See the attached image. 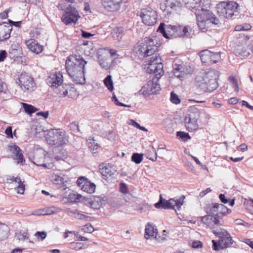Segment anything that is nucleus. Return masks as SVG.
<instances>
[{
    "label": "nucleus",
    "instance_id": "60",
    "mask_svg": "<svg viewBox=\"0 0 253 253\" xmlns=\"http://www.w3.org/2000/svg\"><path fill=\"white\" fill-rule=\"evenodd\" d=\"M77 218L80 220H85L86 221H88L91 218V217L85 215L83 214L78 213L77 216Z\"/></svg>",
    "mask_w": 253,
    "mask_h": 253
},
{
    "label": "nucleus",
    "instance_id": "21",
    "mask_svg": "<svg viewBox=\"0 0 253 253\" xmlns=\"http://www.w3.org/2000/svg\"><path fill=\"white\" fill-rule=\"evenodd\" d=\"M146 71L149 74H155V77L161 78L164 74L163 64L155 65L154 64H148Z\"/></svg>",
    "mask_w": 253,
    "mask_h": 253
},
{
    "label": "nucleus",
    "instance_id": "18",
    "mask_svg": "<svg viewBox=\"0 0 253 253\" xmlns=\"http://www.w3.org/2000/svg\"><path fill=\"white\" fill-rule=\"evenodd\" d=\"M8 150L14 154L15 157L14 159L18 160L17 163L24 165L25 162V160L22 153V151L20 148L16 145L11 143L8 145Z\"/></svg>",
    "mask_w": 253,
    "mask_h": 253
},
{
    "label": "nucleus",
    "instance_id": "33",
    "mask_svg": "<svg viewBox=\"0 0 253 253\" xmlns=\"http://www.w3.org/2000/svg\"><path fill=\"white\" fill-rule=\"evenodd\" d=\"M166 4L169 11L175 10L177 7L180 6L181 2L178 0H166Z\"/></svg>",
    "mask_w": 253,
    "mask_h": 253
},
{
    "label": "nucleus",
    "instance_id": "55",
    "mask_svg": "<svg viewBox=\"0 0 253 253\" xmlns=\"http://www.w3.org/2000/svg\"><path fill=\"white\" fill-rule=\"evenodd\" d=\"M55 209L54 207L47 208L43 209V210L44 211V213H45L44 215H51L55 213V211H54Z\"/></svg>",
    "mask_w": 253,
    "mask_h": 253
},
{
    "label": "nucleus",
    "instance_id": "40",
    "mask_svg": "<svg viewBox=\"0 0 253 253\" xmlns=\"http://www.w3.org/2000/svg\"><path fill=\"white\" fill-rule=\"evenodd\" d=\"M143 158V154L134 153L132 155L131 160L135 164H139L142 161Z\"/></svg>",
    "mask_w": 253,
    "mask_h": 253
},
{
    "label": "nucleus",
    "instance_id": "44",
    "mask_svg": "<svg viewBox=\"0 0 253 253\" xmlns=\"http://www.w3.org/2000/svg\"><path fill=\"white\" fill-rule=\"evenodd\" d=\"M229 81L232 84V87L236 91H238L239 90V86L238 84L237 80L235 76H231L229 77Z\"/></svg>",
    "mask_w": 253,
    "mask_h": 253
},
{
    "label": "nucleus",
    "instance_id": "20",
    "mask_svg": "<svg viewBox=\"0 0 253 253\" xmlns=\"http://www.w3.org/2000/svg\"><path fill=\"white\" fill-rule=\"evenodd\" d=\"M25 44L31 52L37 54L41 53L43 49V46L40 44L33 39L26 41Z\"/></svg>",
    "mask_w": 253,
    "mask_h": 253
},
{
    "label": "nucleus",
    "instance_id": "8",
    "mask_svg": "<svg viewBox=\"0 0 253 253\" xmlns=\"http://www.w3.org/2000/svg\"><path fill=\"white\" fill-rule=\"evenodd\" d=\"M16 83L24 92H31L36 88V84L33 77L25 72L21 73Z\"/></svg>",
    "mask_w": 253,
    "mask_h": 253
},
{
    "label": "nucleus",
    "instance_id": "47",
    "mask_svg": "<svg viewBox=\"0 0 253 253\" xmlns=\"http://www.w3.org/2000/svg\"><path fill=\"white\" fill-rule=\"evenodd\" d=\"M197 22V25L199 28L201 30H204L206 29V22L209 20H202L199 19H196Z\"/></svg>",
    "mask_w": 253,
    "mask_h": 253
},
{
    "label": "nucleus",
    "instance_id": "19",
    "mask_svg": "<svg viewBox=\"0 0 253 253\" xmlns=\"http://www.w3.org/2000/svg\"><path fill=\"white\" fill-rule=\"evenodd\" d=\"M122 0H102L103 7L108 11H115L120 9Z\"/></svg>",
    "mask_w": 253,
    "mask_h": 253
},
{
    "label": "nucleus",
    "instance_id": "30",
    "mask_svg": "<svg viewBox=\"0 0 253 253\" xmlns=\"http://www.w3.org/2000/svg\"><path fill=\"white\" fill-rule=\"evenodd\" d=\"M96 185L88 180L83 185L82 190L89 194H92L95 192Z\"/></svg>",
    "mask_w": 253,
    "mask_h": 253
},
{
    "label": "nucleus",
    "instance_id": "12",
    "mask_svg": "<svg viewBox=\"0 0 253 253\" xmlns=\"http://www.w3.org/2000/svg\"><path fill=\"white\" fill-rule=\"evenodd\" d=\"M78 10L71 5L67 6L61 17V21L67 25L72 23L75 24L80 18Z\"/></svg>",
    "mask_w": 253,
    "mask_h": 253
},
{
    "label": "nucleus",
    "instance_id": "26",
    "mask_svg": "<svg viewBox=\"0 0 253 253\" xmlns=\"http://www.w3.org/2000/svg\"><path fill=\"white\" fill-rule=\"evenodd\" d=\"M210 0H189L186 3V6L190 10L200 7V5L205 4L206 5Z\"/></svg>",
    "mask_w": 253,
    "mask_h": 253
},
{
    "label": "nucleus",
    "instance_id": "5",
    "mask_svg": "<svg viewBox=\"0 0 253 253\" xmlns=\"http://www.w3.org/2000/svg\"><path fill=\"white\" fill-rule=\"evenodd\" d=\"M239 4L234 1L221 2L216 6L217 12L220 16L228 19L239 13Z\"/></svg>",
    "mask_w": 253,
    "mask_h": 253
},
{
    "label": "nucleus",
    "instance_id": "53",
    "mask_svg": "<svg viewBox=\"0 0 253 253\" xmlns=\"http://www.w3.org/2000/svg\"><path fill=\"white\" fill-rule=\"evenodd\" d=\"M106 136L109 140H113L115 138L116 134L114 131L109 130L106 132Z\"/></svg>",
    "mask_w": 253,
    "mask_h": 253
},
{
    "label": "nucleus",
    "instance_id": "43",
    "mask_svg": "<svg viewBox=\"0 0 253 253\" xmlns=\"http://www.w3.org/2000/svg\"><path fill=\"white\" fill-rule=\"evenodd\" d=\"M210 62L211 63H216L220 59V55L219 52H211Z\"/></svg>",
    "mask_w": 253,
    "mask_h": 253
},
{
    "label": "nucleus",
    "instance_id": "64",
    "mask_svg": "<svg viewBox=\"0 0 253 253\" xmlns=\"http://www.w3.org/2000/svg\"><path fill=\"white\" fill-rule=\"evenodd\" d=\"M7 57V53L5 50H0V62L4 61Z\"/></svg>",
    "mask_w": 253,
    "mask_h": 253
},
{
    "label": "nucleus",
    "instance_id": "6",
    "mask_svg": "<svg viewBox=\"0 0 253 253\" xmlns=\"http://www.w3.org/2000/svg\"><path fill=\"white\" fill-rule=\"evenodd\" d=\"M210 1L206 5L202 4L200 7H196L191 11L194 12L196 16V19L202 20H210V22L213 24H217L218 19L209 10Z\"/></svg>",
    "mask_w": 253,
    "mask_h": 253
},
{
    "label": "nucleus",
    "instance_id": "28",
    "mask_svg": "<svg viewBox=\"0 0 253 253\" xmlns=\"http://www.w3.org/2000/svg\"><path fill=\"white\" fill-rule=\"evenodd\" d=\"M115 172L116 170L114 169L110 165L103 167L101 169V173L102 174V175L106 178H108L114 175Z\"/></svg>",
    "mask_w": 253,
    "mask_h": 253
},
{
    "label": "nucleus",
    "instance_id": "48",
    "mask_svg": "<svg viewBox=\"0 0 253 253\" xmlns=\"http://www.w3.org/2000/svg\"><path fill=\"white\" fill-rule=\"evenodd\" d=\"M170 101L174 104H178L180 103V100L179 98L177 95L174 93L173 92L170 93Z\"/></svg>",
    "mask_w": 253,
    "mask_h": 253
},
{
    "label": "nucleus",
    "instance_id": "17",
    "mask_svg": "<svg viewBox=\"0 0 253 253\" xmlns=\"http://www.w3.org/2000/svg\"><path fill=\"white\" fill-rule=\"evenodd\" d=\"M63 77L62 74L59 72H55L51 74L46 79V82L47 84L53 89L58 87L60 84H62L63 81Z\"/></svg>",
    "mask_w": 253,
    "mask_h": 253
},
{
    "label": "nucleus",
    "instance_id": "1",
    "mask_svg": "<svg viewBox=\"0 0 253 253\" xmlns=\"http://www.w3.org/2000/svg\"><path fill=\"white\" fill-rule=\"evenodd\" d=\"M87 63L80 55H70L66 60V71L72 81L77 84H85L84 66Z\"/></svg>",
    "mask_w": 253,
    "mask_h": 253
},
{
    "label": "nucleus",
    "instance_id": "35",
    "mask_svg": "<svg viewBox=\"0 0 253 253\" xmlns=\"http://www.w3.org/2000/svg\"><path fill=\"white\" fill-rule=\"evenodd\" d=\"M180 27V29H178V32L177 34V36L179 37H189L190 33L189 32V26H186L185 27L178 26Z\"/></svg>",
    "mask_w": 253,
    "mask_h": 253
},
{
    "label": "nucleus",
    "instance_id": "42",
    "mask_svg": "<svg viewBox=\"0 0 253 253\" xmlns=\"http://www.w3.org/2000/svg\"><path fill=\"white\" fill-rule=\"evenodd\" d=\"M176 136L179 137L183 141H186L191 138L188 133L184 131H177L176 132Z\"/></svg>",
    "mask_w": 253,
    "mask_h": 253
},
{
    "label": "nucleus",
    "instance_id": "45",
    "mask_svg": "<svg viewBox=\"0 0 253 253\" xmlns=\"http://www.w3.org/2000/svg\"><path fill=\"white\" fill-rule=\"evenodd\" d=\"M89 148L93 154H96L99 150L100 146L97 144H95L94 142H93L89 144Z\"/></svg>",
    "mask_w": 253,
    "mask_h": 253
},
{
    "label": "nucleus",
    "instance_id": "11",
    "mask_svg": "<svg viewBox=\"0 0 253 253\" xmlns=\"http://www.w3.org/2000/svg\"><path fill=\"white\" fill-rule=\"evenodd\" d=\"M139 15L142 22L147 26H153L157 23V13L150 7L142 9Z\"/></svg>",
    "mask_w": 253,
    "mask_h": 253
},
{
    "label": "nucleus",
    "instance_id": "3",
    "mask_svg": "<svg viewBox=\"0 0 253 253\" xmlns=\"http://www.w3.org/2000/svg\"><path fill=\"white\" fill-rule=\"evenodd\" d=\"M161 44V39L158 37H145L137 42L134 47V51L141 57L151 56L159 51Z\"/></svg>",
    "mask_w": 253,
    "mask_h": 253
},
{
    "label": "nucleus",
    "instance_id": "63",
    "mask_svg": "<svg viewBox=\"0 0 253 253\" xmlns=\"http://www.w3.org/2000/svg\"><path fill=\"white\" fill-rule=\"evenodd\" d=\"M5 133L7 135V136L9 138H13V134L12 132V127L11 126H8L5 130Z\"/></svg>",
    "mask_w": 253,
    "mask_h": 253
},
{
    "label": "nucleus",
    "instance_id": "32",
    "mask_svg": "<svg viewBox=\"0 0 253 253\" xmlns=\"http://www.w3.org/2000/svg\"><path fill=\"white\" fill-rule=\"evenodd\" d=\"M145 155L147 159L153 162H155L157 160V154L153 147H150L148 149L147 152L145 153Z\"/></svg>",
    "mask_w": 253,
    "mask_h": 253
},
{
    "label": "nucleus",
    "instance_id": "39",
    "mask_svg": "<svg viewBox=\"0 0 253 253\" xmlns=\"http://www.w3.org/2000/svg\"><path fill=\"white\" fill-rule=\"evenodd\" d=\"M111 78L110 75H108L104 80V84L110 91H112L114 89L113 81Z\"/></svg>",
    "mask_w": 253,
    "mask_h": 253
},
{
    "label": "nucleus",
    "instance_id": "27",
    "mask_svg": "<svg viewBox=\"0 0 253 253\" xmlns=\"http://www.w3.org/2000/svg\"><path fill=\"white\" fill-rule=\"evenodd\" d=\"M98 61L100 65L104 69L107 70L110 67L109 58L108 56H103L98 54L97 57Z\"/></svg>",
    "mask_w": 253,
    "mask_h": 253
},
{
    "label": "nucleus",
    "instance_id": "54",
    "mask_svg": "<svg viewBox=\"0 0 253 253\" xmlns=\"http://www.w3.org/2000/svg\"><path fill=\"white\" fill-rule=\"evenodd\" d=\"M35 236H37V238L41 239L42 241L46 238V233L44 231H38L36 233Z\"/></svg>",
    "mask_w": 253,
    "mask_h": 253
},
{
    "label": "nucleus",
    "instance_id": "36",
    "mask_svg": "<svg viewBox=\"0 0 253 253\" xmlns=\"http://www.w3.org/2000/svg\"><path fill=\"white\" fill-rule=\"evenodd\" d=\"M22 105L25 112L29 115H31L32 114L36 112L38 110L37 108L35 107L32 105L25 103H22Z\"/></svg>",
    "mask_w": 253,
    "mask_h": 253
},
{
    "label": "nucleus",
    "instance_id": "46",
    "mask_svg": "<svg viewBox=\"0 0 253 253\" xmlns=\"http://www.w3.org/2000/svg\"><path fill=\"white\" fill-rule=\"evenodd\" d=\"M68 127L70 130L74 132H77L80 131L78 123L76 122L71 123L68 126Z\"/></svg>",
    "mask_w": 253,
    "mask_h": 253
},
{
    "label": "nucleus",
    "instance_id": "50",
    "mask_svg": "<svg viewBox=\"0 0 253 253\" xmlns=\"http://www.w3.org/2000/svg\"><path fill=\"white\" fill-rule=\"evenodd\" d=\"M212 249L214 251H219L221 249H223V248L221 246H220V240H219L218 242H216L214 240H212Z\"/></svg>",
    "mask_w": 253,
    "mask_h": 253
},
{
    "label": "nucleus",
    "instance_id": "41",
    "mask_svg": "<svg viewBox=\"0 0 253 253\" xmlns=\"http://www.w3.org/2000/svg\"><path fill=\"white\" fill-rule=\"evenodd\" d=\"M148 64H154L155 65H159V64H163L162 59L159 55L157 54L153 55L150 59Z\"/></svg>",
    "mask_w": 253,
    "mask_h": 253
},
{
    "label": "nucleus",
    "instance_id": "14",
    "mask_svg": "<svg viewBox=\"0 0 253 253\" xmlns=\"http://www.w3.org/2000/svg\"><path fill=\"white\" fill-rule=\"evenodd\" d=\"M161 78L154 77L152 80L149 81L146 86H144L139 91V93L143 95L157 94L160 90V85L158 83Z\"/></svg>",
    "mask_w": 253,
    "mask_h": 253
},
{
    "label": "nucleus",
    "instance_id": "59",
    "mask_svg": "<svg viewBox=\"0 0 253 253\" xmlns=\"http://www.w3.org/2000/svg\"><path fill=\"white\" fill-rule=\"evenodd\" d=\"M160 8L164 12H166V13H167L168 14L171 12V11H169L168 10L167 5L166 4V0H165V2L163 3H161L160 4Z\"/></svg>",
    "mask_w": 253,
    "mask_h": 253
},
{
    "label": "nucleus",
    "instance_id": "56",
    "mask_svg": "<svg viewBox=\"0 0 253 253\" xmlns=\"http://www.w3.org/2000/svg\"><path fill=\"white\" fill-rule=\"evenodd\" d=\"M120 192L124 194L127 193L128 192V188L126 185L124 183H121L120 185Z\"/></svg>",
    "mask_w": 253,
    "mask_h": 253
},
{
    "label": "nucleus",
    "instance_id": "23",
    "mask_svg": "<svg viewBox=\"0 0 253 253\" xmlns=\"http://www.w3.org/2000/svg\"><path fill=\"white\" fill-rule=\"evenodd\" d=\"M7 180H10V183L15 182L18 184V186L15 187V190L17 191V193L23 194L25 190V185L24 182L22 181L21 178L19 176L14 177L13 176H9V178L7 179Z\"/></svg>",
    "mask_w": 253,
    "mask_h": 253
},
{
    "label": "nucleus",
    "instance_id": "62",
    "mask_svg": "<svg viewBox=\"0 0 253 253\" xmlns=\"http://www.w3.org/2000/svg\"><path fill=\"white\" fill-rule=\"evenodd\" d=\"M81 33L82 37L85 39H89L93 36V34L84 30H81Z\"/></svg>",
    "mask_w": 253,
    "mask_h": 253
},
{
    "label": "nucleus",
    "instance_id": "9",
    "mask_svg": "<svg viewBox=\"0 0 253 253\" xmlns=\"http://www.w3.org/2000/svg\"><path fill=\"white\" fill-rule=\"evenodd\" d=\"M200 113L197 109L194 108L189 111L184 119L185 128L189 132L196 131L199 128L197 121Z\"/></svg>",
    "mask_w": 253,
    "mask_h": 253
},
{
    "label": "nucleus",
    "instance_id": "51",
    "mask_svg": "<svg viewBox=\"0 0 253 253\" xmlns=\"http://www.w3.org/2000/svg\"><path fill=\"white\" fill-rule=\"evenodd\" d=\"M70 248L78 250L83 248V244L81 243L72 242L70 245Z\"/></svg>",
    "mask_w": 253,
    "mask_h": 253
},
{
    "label": "nucleus",
    "instance_id": "24",
    "mask_svg": "<svg viewBox=\"0 0 253 253\" xmlns=\"http://www.w3.org/2000/svg\"><path fill=\"white\" fill-rule=\"evenodd\" d=\"M12 27L4 24H0V38L3 41L9 38Z\"/></svg>",
    "mask_w": 253,
    "mask_h": 253
},
{
    "label": "nucleus",
    "instance_id": "22",
    "mask_svg": "<svg viewBox=\"0 0 253 253\" xmlns=\"http://www.w3.org/2000/svg\"><path fill=\"white\" fill-rule=\"evenodd\" d=\"M102 199L100 197L94 196L85 200V204L94 209H99L102 206Z\"/></svg>",
    "mask_w": 253,
    "mask_h": 253
},
{
    "label": "nucleus",
    "instance_id": "13",
    "mask_svg": "<svg viewBox=\"0 0 253 253\" xmlns=\"http://www.w3.org/2000/svg\"><path fill=\"white\" fill-rule=\"evenodd\" d=\"M212 233L218 237L220 240V246L224 248L229 247L233 243V240L230 234L224 229L213 230Z\"/></svg>",
    "mask_w": 253,
    "mask_h": 253
},
{
    "label": "nucleus",
    "instance_id": "25",
    "mask_svg": "<svg viewBox=\"0 0 253 253\" xmlns=\"http://www.w3.org/2000/svg\"><path fill=\"white\" fill-rule=\"evenodd\" d=\"M144 237L146 239L150 238H156L158 233V230L152 224L148 223L145 228Z\"/></svg>",
    "mask_w": 253,
    "mask_h": 253
},
{
    "label": "nucleus",
    "instance_id": "38",
    "mask_svg": "<svg viewBox=\"0 0 253 253\" xmlns=\"http://www.w3.org/2000/svg\"><path fill=\"white\" fill-rule=\"evenodd\" d=\"M219 208L218 214H222L223 216L229 214L231 212L230 209H228L226 206L222 204H219V205H217Z\"/></svg>",
    "mask_w": 253,
    "mask_h": 253
},
{
    "label": "nucleus",
    "instance_id": "4",
    "mask_svg": "<svg viewBox=\"0 0 253 253\" xmlns=\"http://www.w3.org/2000/svg\"><path fill=\"white\" fill-rule=\"evenodd\" d=\"M47 143L56 147H62L68 142L69 136L63 129H50L45 135Z\"/></svg>",
    "mask_w": 253,
    "mask_h": 253
},
{
    "label": "nucleus",
    "instance_id": "31",
    "mask_svg": "<svg viewBox=\"0 0 253 253\" xmlns=\"http://www.w3.org/2000/svg\"><path fill=\"white\" fill-rule=\"evenodd\" d=\"M211 51L208 49L201 51L199 53V56L202 62L203 63H209L210 62V57H211Z\"/></svg>",
    "mask_w": 253,
    "mask_h": 253
},
{
    "label": "nucleus",
    "instance_id": "58",
    "mask_svg": "<svg viewBox=\"0 0 253 253\" xmlns=\"http://www.w3.org/2000/svg\"><path fill=\"white\" fill-rule=\"evenodd\" d=\"M192 246L195 249L201 248L203 247V243L200 241H194L192 243Z\"/></svg>",
    "mask_w": 253,
    "mask_h": 253
},
{
    "label": "nucleus",
    "instance_id": "15",
    "mask_svg": "<svg viewBox=\"0 0 253 253\" xmlns=\"http://www.w3.org/2000/svg\"><path fill=\"white\" fill-rule=\"evenodd\" d=\"M201 221L211 228H214L216 226L222 225L223 221L220 215H211L208 214L201 217Z\"/></svg>",
    "mask_w": 253,
    "mask_h": 253
},
{
    "label": "nucleus",
    "instance_id": "7",
    "mask_svg": "<svg viewBox=\"0 0 253 253\" xmlns=\"http://www.w3.org/2000/svg\"><path fill=\"white\" fill-rule=\"evenodd\" d=\"M185 198L184 195H182L179 198H174L166 200L160 195L158 202L155 203L154 206L158 209H174L175 206L177 210H179L183 204Z\"/></svg>",
    "mask_w": 253,
    "mask_h": 253
},
{
    "label": "nucleus",
    "instance_id": "57",
    "mask_svg": "<svg viewBox=\"0 0 253 253\" xmlns=\"http://www.w3.org/2000/svg\"><path fill=\"white\" fill-rule=\"evenodd\" d=\"M84 230L85 232L91 233L94 231V228L90 223H87L84 225Z\"/></svg>",
    "mask_w": 253,
    "mask_h": 253
},
{
    "label": "nucleus",
    "instance_id": "61",
    "mask_svg": "<svg viewBox=\"0 0 253 253\" xmlns=\"http://www.w3.org/2000/svg\"><path fill=\"white\" fill-rule=\"evenodd\" d=\"M112 100L114 101L115 102V104L118 106H125V107H129L130 106H128L126 105H125L121 102H120L118 98L115 95H113L112 97Z\"/></svg>",
    "mask_w": 253,
    "mask_h": 253
},
{
    "label": "nucleus",
    "instance_id": "49",
    "mask_svg": "<svg viewBox=\"0 0 253 253\" xmlns=\"http://www.w3.org/2000/svg\"><path fill=\"white\" fill-rule=\"evenodd\" d=\"M87 180L88 179L84 176L80 177L77 181V185L82 189L83 185H84V184L86 183V181H87Z\"/></svg>",
    "mask_w": 253,
    "mask_h": 253
},
{
    "label": "nucleus",
    "instance_id": "34",
    "mask_svg": "<svg viewBox=\"0 0 253 253\" xmlns=\"http://www.w3.org/2000/svg\"><path fill=\"white\" fill-rule=\"evenodd\" d=\"M113 38L120 41L124 35V29L122 27H117L114 29V32L112 33Z\"/></svg>",
    "mask_w": 253,
    "mask_h": 253
},
{
    "label": "nucleus",
    "instance_id": "29",
    "mask_svg": "<svg viewBox=\"0 0 253 253\" xmlns=\"http://www.w3.org/2000/svg\"><path fill=\"white\" fill-rule=\"evenodd\" d=\"M173 74L175 77L180 78H184L186 74L182 65L175 64L173 66Z\"/></svg>",
    "mask_w": 253,
    "mask_h": 253
},
{
    "label": "nucleus",
    "instance_id": "37",
    "mask_svg": "<svg viewBox=\"0 0 253 253\" xmlns=\"http://www.w3.org/2000/svg\"><path fill=\"white\" fill-rule=\"evenodd\" d=\"M217 205H219L218 203L213 204V206L210 207L207 209L206 212L208 214L211 215L218 214L219 208Z\"/></svg>",
    "mask_w": 253,
    "mask_h": 253
},
{
    "label": "nucleus",
    "instance_id": "2",
    "mask_svg": "<svg viewBox=\"0 0 253 253\" xmlns=\"http://www.w3.org/2000/svg\"><path fill=\"white\" fill-rule=\"evenodd\" d=\"M218 72L215 70L201 71L195 78L196 86L204 92H212L218 87Z\"/></svg>",
    "mask_w": 253,
    "mask_h": 253
},
{
    "label": "nucleus",
    "instance_id": "10",
    "mask_svg": "<svg viewBox=\"0 0 253 253\" xmlns=\"http://www.w3.org/2000/svg\"><path fill=\"white\" fill-rule=\"evenodd\" d=\"M54 92L60 97L74 98L78 96V93L74 85L71 84H64L58 85L53 89Z\"/></svg>",
    "mask_w": 253,
    "mask_h": 253
},
{
    "label": "nucleus",
    "instance_id": "52",
    "mask_svg": "<svg viewBox=\"0 0 253 253\" xmlns=\"http://www.w3.org/2000/svg\"><path fill=\"white\" fill-rule=\"evenodd\" d=\"M20 49H9V54L12 58L17 57L19 55Z\"/></svg>",
    "mask_w": 253,
    "mask_h": 253
},
{
    "label": "nucleus",
    "instance_id": "16",
    "mask_svg": "<svg viewBox=\"0 0 253 253\" xmlns=\"http://www.w3.org/2000/svg\"><path fill=\"white\" fill-rule=\"evenodd\" d=\"M178 29H180V27L171 25H165L164 23H161L158 27L157 31L161 33L165 38L169 39V36L177 35L178 32Z\"/></svg>",
    "mask_w": 253,
    "mask_h": 253
}]
</instances>
